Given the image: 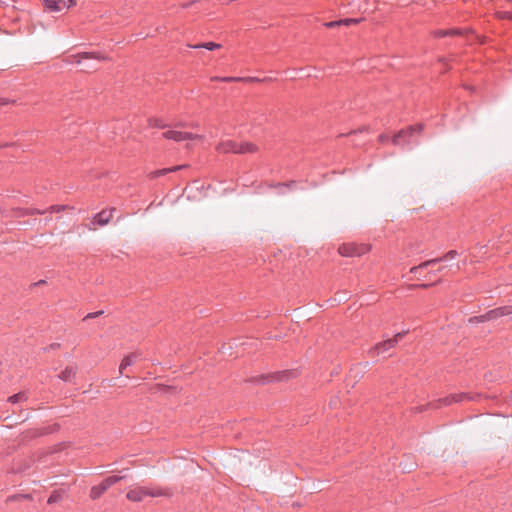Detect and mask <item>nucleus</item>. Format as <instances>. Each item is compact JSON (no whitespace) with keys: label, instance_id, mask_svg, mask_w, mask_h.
Listing matches in <instances>:
<instances>
[{"label":"nucleus","instance_id":"nucleus-2","mask_svg":"<svg viewBox=\"0 0 512 512\" xmlns=\"http://www.w3.org/2000/svg\"><path fill=\"white\" fill-rule=\"evenodd\" d=\"M216 150L219 153H236V154H246V153H254L257 151L256 145L250 142L237 143L233 140H225L221 141L217 144Z\"/></svg>","mask_w":512,"mask_h":512},{"label":"nucleus","instance_id":"nucleus-26","mask_svg":"<svg viewBox=\"0 0 512 512\" xmlns=\"http://www.w3.org/2000/svg\"><path fill=\"white\" fill-rule=\"evenodd\" d=\"M339 21L341 22V26H349L351 24L358 23V20L354 19V18H345V19H340Z\"/></svg>","mask_w":512,"mask_h":512},{"label":"nucleus","instance_id":"nucleus-39","mask_svg":"<svg viewBox=\"0 0 512 512\" xmlns=\"http://www.w3.org/2000/svg\"><path fill=\"white\" fill-rule=\"evenodd\" d=\"M7 145H8L7 143H5V144H3V145H2V144H0V148H1V147H4V146H7Z\"/></svg>","mask_w":512,"mask_h":512},{"label":"nucleus","instance_id":"nucleus-27","mask_svg":"<svg viewBox=\"0 0 512 512\" xmlns=\"http://www.w3.org/2000/svg\"><path fill=\"white\" fill-rule=\"evenodd\" d=\"M324 26L327 28H335V27L341 26V22L339 20L330 21V22H326L324 24Z\"/></svg>","mask_w":512,"mask_h":512},{"label":"nucleus","instance_id":"nucleus-33","mask_svg":"<svg viewBox=\"0 0 512 512\" xmlns=\"http://www.w3.org/2000/svg\"><path fill=\"white\" fill-rule=\"evenodd\" d=\"M388 137L386 135H380L379 139L381 142H384Z\"/></svg>","mask_w":512,"mask_h":512},{"label":"nucleus","instance_id":"nucleus-20","mask_svg":"<svg viewBox=\"0 0 512 512\" xmlns=\"http://www.w3.org/2000/svg\"><path fill=\"white\" fill-rule=\"evenodd\" d=\"M191 47L194 49L204 48L207 50H215V49L220 48L221 45L218 43H214V42H204V43L193 45Z\"/></svg>","mask_w":512,"mask_h":512},{"label":"nucleus","instance_id":"nucleus-34","mask_svg":"<svg viewBox=\"0 0 512 512\" xmlns=\"http://www.w3.org/2000/svg\"><path fill=\"white\" fill-rule=\"evenodd\" d=\"M17 0H9V2L15 3ZM1 3L7 4L8 0H0Z\"/></svg>","mask_w":512,"mask_h":512},{"label":"nucleus","instance_id":"nucleus-24","mask_svg":"<svg viewBox=\"0 0 512 512\" xmlns=\"http://www.w3.org/2000/svg\"><path fill=\"white\" fill-rule=\"evenodd\" d=\"M295 185H296V181H290V182H287V183L271 184L270 187L282 189V188H291V187H293Z\"/></svg>","mask_w":512,"mask_h":512},{"label":"nucleus","instance_id":"nucleus-32","mask_svg":"<svg viewBox=\"0 0 512 512\" xmlns=\"http://www.w3.org/2000/svg\"><path fill=\"white\" fill-rule=\"evenodd\" d=\"M18 498V496H13L12 499H16ZM19 498H25V499H30L31 496L28 495V494H24V495H19Z\"/></svg>","mask_w":512,"mask_h":512},{"label":"nucleus","instance_id":"nucleus-8","mask_svg":"<svg viewBox=\"0 0 512 512\" xmlns=\"http://www.w3.org/2000/svg\"><path fill=\"white\" fill-rule=\"evenodd\" d=\"M512 313V306H503L492 309L483 315L472 317L469 319L470 322H485L510 315Z\"/></svg>","mask_w":512,"mask_h":512},{"label":"nucleus","instance_id":"nucleus-30","mask_svg":"<svg viewBox=\"0 0 512 512\" xmlns=\"http://www.w3.org/2000/svg\"><path fill=\"white\" fill-rule=\"evenodd\" d=\"M13 100H10L9 98H0V107L8 105L10 103H13Z\"/></svg>","mask_w":512,"mask_h":512},{"label":"nucleus","instance_id":"nucleus-13","mask_svg":"<svg viewBox=\"0 0 512 512\" xmlns=\"http://www.w3.org/2000/svg\"><path fill=\"white\" fill-rule=\"evenodd\" d=\"M142 354L139 352H133L123 358V360L120 363L119 366V374L124 375V370L127 367L132 366L134 363H136L139 359H141Z\"/></svg>","mask_w":512,"mask_h":512},{"label":"nucleus","instance_id":"nucleus-35","mask_svg":"<svg viewBox=\"0 0 512 512\" xmlns=\"http://www.w3.org/2000/svg\"><path fill=\"white\" fill-rule=\"evenodd\" d=\"M428 286H429V284H419V285H416L415 287L427 288Z\"/></svg>","mask_w":512,"mask_h":512},{"label":"nucleus","instance_id":"nucleus-15","mask_svg":"<svg viewBox=\"0 0 512 512\" xmlns=\"http://www.w3.org/2000/svg\"><path fill=\"white\" fill-rule=\"evenodd\" d=\"M77 60H76V63L81 65L83 63L84 60H87V59H95V60H98V61H103L106 59V57L100 53H95V52H85V53H81V54H78L76 56Z\"/></svg>","mask_w":512,"mask_h":512},{"label":"nucleus","instance_id":"nucleus-28","mask_svg":"<svg viewBox=\"0 0 512 512\" xmlns=\"http://www.w3.org/2000/svg\"><path fill=\"white\" fill-rule=\"evenodd\" d=\"M65 209L63 205H52L49 207L51 213L60 212Z\"/></svg>","mask_w":512,"mask_h":512},{"label":"nucleus","instance_id":"nucleus-11","mask_svg":"<svg viewBox=\"0 0 512 512\" xmlns=\"http://www.w3.org/2000/svg\"><path fill=\"white\" fill-rule=\"evenodd\" d=\"M293 376H295V372L294 371L284 370V371H279V372H276V373L270 374V375H262L258 379H256V382L257 383L265 384V383H268L270 381H283V380H287V379H289L290 377H293Z\"/></svg>","mask_w":512,"mask_h":512},{"label":"nucleus","instance_id":"nucleus-5","mask_svg":"<svg viewBox=\"0 0 512 512\" xmlns=\"http://www.w3.org/2000/svg\"><path fill=\"white\" fill-rule=\"evenodd\" d=\"M124 476H109L105 478L100 484L92 486L90 489V498L92 500L99 499L111 486L118 483Z\"/></svg>","mask_w":512,"mask_h":512},{"label":"nucleus","instance_id":"nucleus-38","mask_svg":"<svg viewBox=\"0 0 512 512\" xmlns=\"http://www.w3.org/2000/svg\"><path fill=\"white\" fill-rule=\"evenodd\" d=\"M95 67L94 66H84V69L88 70V69H94Z\"/></svg>","mask_w":512,"mask_h":512},{"label":"nucleus","instance_id":"nucleus-29","mask_svg":"<svg viewBox=\"0 0 512 512\" xmlns=\"http://www.w3.org/2000/svg\"><path fill=\"white\" fill-rule=\"evenodd\" d=\"M103 314V311H97V312H92V313H89L87 314V316L84 318V319H88V318H95V317H98L99 315H102Z\"/></svg>","mask_w":512,"mask_h":512},{"label":"nucleus","instance_id":"nucleus-25","mask_svg":"<svg viewBox=\"0 0 512 512\" xmlns=\"http://www.w3.org/2000/svg\"><path fill=\"white\" fill-rule=\"evenodd\" d=\"M149 124L150 126L152 127H156V128H165L166 127V124H164L162 122L161 119H158V118H152L149 120Z\"/></svg>","mask_w":512,"mask_h":512},{"label":"nucleus","instance_id":"nucleus-17","mask_svg":"<svg viewBox=\"0 0 512 512\" xmlns=\"http://www.w3.org/2000/svg\"><path fill=\"white\" fill-rule=\"evenodd\" d=\"M185 167H186L185 165H177V166H173V167H170V168H163V169L155 170V171L150 173V177L152 179H154V178L166 175L167 173H170V172H176V171L181 170V169H183Z\"/></svg>","mask_w":512,"mask_h":512},{"label":"nucleus","instance_id":"nucleus-6","mask_svg":"<svg viewBox=\"0 0 512 512\" xmlns=\"http://www.w3.org/2000/svg\"><path fill=\"white\" fill-rule=\"evenodd\" d=\"M457 255H458V252L456 250H450L443 257L430 259V260L422 262L418 266L412 267L410 269V273L414 274L415 276H417L419 278L421 271L423 269L433 266L440 262H447V261L453 260Z\"/></svg>","mask_w":512,"mask_h":512},{"label":"nucleus","instance_id":"nucleus-4","mask_svg":"<svg viewBox=\"0 0 512 512\" xmlns=\"http://www.w3.org/2000/svg\"><path fill=\"white\" fill-rule=\"evenodd\" d=\"M407 332L408 331L398 332L397 334H395V336L393 338H388L382 342L377 343L375 346L371 347L368 352L370 357H372V358L377 357V356L387 352L391 348H393L403 338V336Z\"/></svg>","mask_w":512,"mask_h":512},{"label":"nucleus","instance_id":"nucleus-3","mask_svg":"<svg viewBox=\"0 0 512 512\" xmlns=\"http://www.w3.org/2000/svg\"><path fill=\"white\" fill-rule=\"evenodd\" d=\"M466 400H474V397L472 395H470L469 393H464V392H461V393H456V394H452V395H449L447 397H444V398H440L438 399L437 401L435 402H432V403H429L426 406H421V407H417L416 410L418 412H422L424 410H426L428 407L429 408H438L442 405L444 406H448L454 402H463V401H466Z\"/></svg>","mask_w":512,"mask_h":512},{"label":"nucleus","instance_id":"nucleus-21","mask_svg":"<svg viewBox=\"0 0 512 512\" xmlns=\"http://www.w3.org/2000/svg\"><path fill=\"white\" fill-rule=\"evenodd\" d=\"M45 211H41L38 209H18L17 215L18 216H24V215H31V214H43Z\"/></svg>","mask_w":512,"mask_h":512},{"label":"nucleus","instance_id":"nucleus-36","mask_svg":"<svg viewBox=\"0 0 512 512\" xmlns=\"http://www.w3.org/2000/svg\"><path fill=\"white\" fill-rule=\"evenodd\" d=\"M57 347H59V344H58V343H54V344H52V345H51V348H52V349H55V348H57Z\"/></svg>","mask_w":512,"mask_h":512},{"label":"nucleus","instance_id":"nucleus-7","mask_svg":"<svg viewBox=\"0 0 512 512\" xmlns=\"http://www.w3.org/2000/svg\"><path fill=\"white\" fill-rule=\"evenodd\" d=\"M370 250V246L366 244H355V243H345L342 244L338 251L342 256L345 257H355L362 256L366 254Z\"/></svg>","mask_w":512,"mask_h":512},{"label":"nucleus","instance_id":"nucleus-37","mask_svg":"<svg viewBox=\"0 0 512 512\" xmlns=\"http://www.w3.org/2000/svg\"><path fill=\"white\" fill-rule=\"evenodd\" d=\"M45 283V280H40L39 282L35 283L34 285H41V284H44Z\"/></svg>","mask_w":512,"mask_h":512},{"label":"nucleus","instance_id":"nucleus-31","mask_svg":"<svg viewBox=\"0 0 512 512\" xmlns=\"http://www.w3.org/2000/svg\"><path fill=\"white\" fill-rule=\"evenodd\" d=\"M244 78V82H260L262 81L261 79L259 78H256V77H243Z\"/></svg>","mask_w":512,"mask_h":512},{"label":"nucleus","instance_id":"nucleus-19","mask_svg":"<svg viewBox=\"0 0 512 512\" xmlns=\"http://www.w3.org/2000/svg\"><path fill=\"white\" fill-rule=\"evenodd\" d=\"M28 399V395L26 392H19L14 394L8 398V401L12 404L20 403L26 401Z\"/></svg>","mask_w":512,"mask_h":512},{"label":"nucleus","instance_id":"nucleus-23","mask_svg":"<svg viewBox=\"0 0 512 512\" xmlns=\"http://www.w3.org/2000/svg\"><path fill=\"white\" fill-rule=\"evenodd\" d=\"M61 499H62V492L53 491L52 494L49 496L47 503L54 504V503L59 502Z\"/></svg>","mask_w":512,"mask_h":512},{"label":"nucleus","instance_id":"nucleus-12","mask_svg":"<svg viewBox=\"0 0 512 512\" xmlns=\"http://www.w3.org/2000/svg\"><path fill=\"white\" fill-rule=\"evenodd\" d=\"M44 7L51 12H59L68 7L67 3L72 0H42Z\"/></svg>","mask_w":512,"mask_h":512},{"label":"nucleus","instance_id":"nucleus-10","mask_svg":"<svg viewBox=\"0 0 512 512\" xmlns=\"http://www.w3.org/2000/svg\"><path fill=\"white\" fill-rule=\"evenodd\" d=\"M165 139L173 140L175 142H182L185 140H202L204 138L203 135L194 134L191 132H182L176 130H168L162 134Z\"/></svg>","mask_w":512,"mask_h":512},{"label":"nucleus","instance_id":"nucleus-14","mask_svg":"<svg viewBox=\"0 0 512 512\" xmlns=\"http://www.w3.org/2000/svg\"><path fill=\"white\" fill-rule=\"evenodd\" d=\"M114 211H115V208H112L110 210H102V211H100L99 213H97L94 216L93 223H96L99 226L107 225L110 222V220L112 218V214H113Z\"/></svg>","mask_w":512,"mask_h":512},{"label":"nucleus","instance_id":"nucleus-1","mask_svg":"<svg viewBox=\"0 0 512 512\" xmlns=\"http://www.w3.org/2000/svg\"><path fill=\"white\" fill-rule=\"evenodd\" d=\"M171 493L168 489L164 488H153V487H142L137 486L132 489H130L126 497L128 500L132 502H141L143 499L147 496L150 497H161V496H170Z\"/></svg>","mask_w":512,"mask_h":512},{"label":"nucleus","instance_id":"nucleus-18","mask_svg":"<svg viewBox=\"0 0 512 512\" xmlns=\"http://www.w3.org/2000/svg\"><path fill=\"white\" fill-rule=\"evenodd\" d=\"M434 37L442 38L446 36H455L460 35L461 31L459 29H447V30H436L434 31Z\"/></svg>","mask_w":512,"mask_h":512},{"label":"nucleus","instance_id":"nucleus-22","mask_svg":"<svg viewBox=\"0 0 512 512\" xmlns=\"http://www.w3.org/2000/svg\"><path fill=\"white\" fill-rule=\"evenodd\" d=\"M212 81H222V82H238L244 80L243 77H212Z\"/></svg>","mask_w":512,"mask_h":512},{"label":"nucleus","instance_id":"nucleus-9","mask_svg":"<svg viewBox=\"0 0 512 512\" xmlns=\"http://www.w3.org/2000/svg\"><path fill=\"white\" fill-rule=\"evenodd\" d=\"M423 130L422 124H417L414 126H409L406 129L400 130L394 137L392 138V142L394 145H405L409 143V138L413 133H420Z\"/></svg>","mask_w":512,"mask_h":512},{"label":"nucleus","instance_id":"nucleus-16","mask_svg":"<svg viewBox=\"0 0 512 512\" xmlns=\"http://www.w3.org/2000/svg\"><path fill=\"white\" fill-rule=\"evenodd\" d=\"M77 367L76 366H67L60 374L59 379L64 382H72L76 376Z\"/></svg>","mask_w":512,"mask_h":512}]
</instances>
